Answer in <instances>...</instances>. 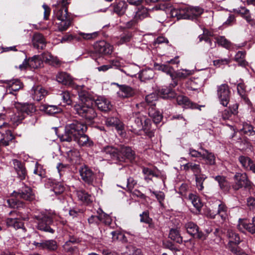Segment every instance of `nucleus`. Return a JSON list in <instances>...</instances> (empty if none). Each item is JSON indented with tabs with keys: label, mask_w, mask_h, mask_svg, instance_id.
Listing matches in <instances>:
<instances>
[{
	"label": "nucleus",
	"mask_w": 255,
	"mask_h": 255,
	"mask_svg": "<svg viewBox=\"0 0 255 255\" xmlns=\"http://www.w3.org/2000/svg\"><path fill=\"white\" fill-rule=\"evenodd\" d=\"M79 102L74 106V110L80 116L91 121L97 117L92 106L93 101L87 92H79Z\"/></svg>",
	"instance_id": "obj_1"
},
{
	"label": "nucleus",
	"mask_w": 255,
	"mask_h": 255,
	"mask_svg": "<svg viewBox=\"0 0 255 255\" xmlns=\"http://www.w3.org/2000/svg\"><path fill=\"white\" fill-rule=\"evenodd\" d=\"M87 127L83 122L75 121L65 127V133L60 137L61 141L70 142L77 139L79 135L87 131Z\"/></svg>",
	"instance_id": "obj_2"
},
{
	"label": "nucleus",
	"mask_w": 255,
	"mask_h": 255,
	"mask_svg": "<svg viewBox=\"0 0 255 255\" xmlns=\"http://www.w3.org/2000/svg\"><path fill=\"white\" fill-rule=\"evenodd\" d=\"M14 105L17 111L18 115L15 114L12 115L10 119L14 124H17L23 120L25 118V114L32 115L36 111V107L32 104L21 103L15 102Z\"/></svg>",
	"instance_id": "obj_3"
},
{
	"label": "nucleus",
	"mask_w": 255,
	"mask_h": 255,
	"mask_svg": "<svg viewBox=\"0 0 255 255\" xmlns=\"http://www.w3.org/2000/svg\"><path fill=\"white\" fill-rule=\"evenodd\" d=\"M37 220V229L51 233H54V230L48 225L52 222V215L47 212H41L38 215H34Z\"/></svg>",
	"instance_id": "obj_4"
},
{
	"label": "nucleus",
	"mask_w": 255,
	"mask_h": 255,
	"mask_svg": "<svg viewBox=\"0 0 255 255\" xmlns=\"http://www.w3.org/2000/svg\"><path fill=\"white\" fill-rule=\"evenodd\" d=\"M234 179L235 183L233 185V188L234 190H238L242 187L249 189L252 188L253 183L246 173L237 172L234 175Z\"/></svg>",
	"instance_id": "obj_5"
},
{
	"label": "nucleus",
	"mask_w": 255,
	"mask_h": 255,
	"mask_svg": "<svg viewBox=\"0 0 255 255\" xmlns=\"http://www.w3.org/2000/svg\"><path fill=\"white\" fill-rule=\"evenodd\" d=\"M230 93L229 86L226 84H223L217 87V95L220 103L224 107H227L230 99Z\"/></svg>",
	"instance_id": "obj_6"
},
{
	"label": "nucleus",
	"mask_w": 255,
	"mask_h": 255,
	"mask_svg": "<svg viewBox=\"0 0 255 255\" xmlns=\"http://www.w3.org/2000/svg\"><path fill=\"white\" fill-rule=\"evenodd\" d=\"M12 194L13 196L16 198L28 201H32L35 198L34 194L32 192L31 188L26 186L24 183L22 184V186L18 192L14 191L12 193Z\"/></svg>",
	"instance_id": "obj_7"
},
{
	"label": "nucleus",
	"mask_w": 255,
	"mask_h": 255,
	"mask_svg": "<svg viewBox=\"0 0 255 255\" xmlns=\"http://www.w3.org/2000/svg\"><path fill=\"white\" fill-rule=\"evenodd\" d=\"M79 172L82 180L86 183L91 185L95 179L94 173L88 166L84 165L81 166Z\"/></svg>",
	"instance_id": "obj_8"
},
{
	"label": "nucleus",
	"mask_w": 255,
	"mask_h": 255,
	"mask_svg": "<svg viewBox=\"0 0 255 255\" xmlns=\"http://www.w3.org/2000/svg\"><path fill=\"white\" fill-rule=\"evenodd\" d=\"M96 52L102 55L111 54L113 51L112 45L104 40L99 41L94 44Z\"/></svg>",
	"instance_id": "obj_9"
},
{
	"label": "nucleus",
	"mask_w": 255,
	"mask_h": 255,
	"mask_svg": "<svg viewBox=\"0 0 255 255\" xmlns=\"http://www.w3.org/2000/svg\"><path fill=\"white\" fill-rule=\"evenodd\" d=\"M4 83L7 85L6 91L8 94H12L16 96V94L14 93L21 89L23 87V84L18 79L11 80H5Z\"/></svg>",
	"instance_id": "obj_10"
},
{
	"label": "nucleus",
	"mask_w": 255,
	"mask_h": 255,
	"mask_svg": "<svg viewBox=\"0 0 255 255\" xmlns=\"http://www.w3.org/2000/svg\"><path fill=\"white\" fill-rule=\"evenodd\" d=\"M56 80L59 83L63 85L70 86L77 90L81 88V86L75 85L71 76L65 72H60L56 76Z\"/></svg>",
	"instance_id": "obj_11"
},
{
	"label": "nucleus",
	"mask_w": 255,
	"mask_h": 255,
	"mask_svg": "<svg viewBox=\"0 0 255 255\" xmlns=\"http://www.w3.org/2000/svg\"><path fill=\"white\" fill-rule=\"evenodd\" d=\"M204 84V78L200 77H192L186 82L187 89L192 91H198Z\"/></svg>",
	"instance_id": "obj_12"
},
{
	"label": "nucleus",
	"mask_w": 255,
	"mask_h": 255,
	"mask_svg": "<svg viewBox=\"0 0 255 255\" xmlns=\"http://www.w3.org/2000/svg\"><path fill=\"white\" fill-rule=\"evenodd\" d=\"M119 88L118 94L119 97L126 98L132 97L135 94V90L132 87L127 85H120L118 83H114Z\"/></svg>",
	"instance_id": "obj_13"
},
{
	"label": "nucleus",
	"mask_w": 255,
	"mask_h": 255,
	"mask_svg": "<svg viewBox=\"0 0 255 255\" xmlns=\"http://www.w3.org/2000/svg\"><path fill=\"white\" fill-rule=\"evenodd\" d=\"M111 6L113 8L114 12L121 16L126 13L128 8V4L125 0H120L118 2L113 3Z\"/></svg>",
	"instance_id": "obj_14"
},
{
	"label": "nucleus",
	"mask_w": 255,
	"mask_h": 255,
	"mask_svg": "<svg viewBox=\"0 0 255 255\" xmlns=\"http://www.w3.org/2000/svg\"><path fill=\"white\" fill-rule=\"evenodd\" d=\"M33 46L37 49H43L46 46V40L42 34L35 32L31 39Z\"/></svg>",
	"instance_id": "obj_15"
},
{
	"label": "nucleus",
	"mask_w": 255,
	"mask_h": 255,
	"mask_svg": "<svg viewBox=\"0 0 255 255\" xmlns=\"http://www.w3.org/2000/svg\"><path fill=\"white\" fill-rule=\"evenodd\" d=\"M157 69L170 76L173 81L171 84L172 87H174L178 85V81L175 80V70L171 66L167 64H158Z\"/></svg>",
	"instance_id": "obj_16"
},
{
	"label": "nucleus",
	"mask_w": 255,
	"mask_h": 255,
	"mask_svg": "<svg viewBox=\"0 0 255 255\" xmlns=\"http://www.w3.org/2000/svg\"><path fill=\"white\" fill-rule=\"evenodd\" d=\"M105 124L107 127L115 128L118 131L124 129V124L117 117H109L106 119Z\"/></svg>",
	"instance_id": "obj_17"
},
{
	"label": "nucleus",
	"mask_w": 255,
	"mask_h": 255,
	"mask_svg": "<svg viewBox=\"0 0 255 255\" xmlns=\"http://www.w3.org/2000/svg\"><path fill=\"white\" fill-rule=\"evenodd\" d=\"M47 94V91L41 86L33 87L31 89V95L33 99L40 101Z\"/></svg>",
	"instance_id": "obj_18"
},
{
	"label": "nucleus",
	"mask_w": 255,
	"mask_h": 255,
	"mask_svg": "<svg viewBox=\"0 0 255 255\" xmlns=\"http://www.w3.org/2000/svg\"><path fill=\"white\" fill-rule=\"evenodd\" d=\"M95 104L98 108L103 112H108L111 110V102L104 97H98L95 101Z\"/></svg>",
	"instance_id": "obj_19"
},
{
	"label": "nucleus",
	"mask_w": 255,
	"mask_h": 255,
	"mask_svg": "<svg viewBox=\"0 0 255 255\" xmlns=\"http://www.w3.org/2000/svg\"><path fill=\"white\" fill-rule=\"evenodd\" d=\"M200 149L203 151L201 157L206 161L207 164L214 165L216 164V156L213 152L200 147Z\"/></svg>",
	"instance_id": "obj_20"
},
{
	"label": "nucleus",
	"mask_w": 255,
	"mask_h": 255,
	"mask_svg": "<svg viewBox=\"0 0 255 255\" xmlns=\"http://www.w3.org/2000/svg\"><path fill=\"white\" fill-rule=\"evenodd\" d=\"M176 101L178 105L182 106L184 108H197V105L191 102L188 97L182 95L178 96Z\"/></svg>",
	"instance_id": "obj_21"
},
{
	"label": "nucleus",
	"mask_w": 255,
	"mask_h": 255,
	"mask_svg": "<svg viewBox=\"0 0 255 255\" xmlns=\"http://www.w3.org/2000/svg\"><path fill=\"white\" fill-rule=\"evenodd\" d=\"M12 163L19 178L21 180L24 179L27 175L25 168L23 166L21 162L17 159H13Z\"/></svg>",
	"instance_id": "obj_22"
},
{
	"label": "nucleus",
	"mask_w": 255,
	"mask_h": 255,
	"mask_svg": "<svg viewBox=\"0 0 255 255\" xmlns=\"http://www.w3.org/2000/svg\"><path fill=\"white\" fill-rule=\"evenodd\" d=\"M143 119H144V117L140 115H137L135 118L134 123L131 125V130L133 132L137 134H139V132L143 128L142 121Z\"/></svg>",
	"instance_id": "obj_23"
},
{
	"label": "nucleus",
	"mask_w": 255,
	"mask_h": 255,
	"mask_svg": "<svg viewBox=\"0 0 255 255\" xmlns=\"http://www.w3.org/2000/svg\"><path fill=\"white\" fill-rule=\"evenodd\" d=\"M85 132L78 136L77 139L73 140L77 142L78 144L81 146L90 147L93 145V142L86 135Z\"/></svg>",
	"instance_id": "obj_24"
},
{
	"label": "nucleus",
	"mask_w": 255,
	"mask_h": 255,
	"mask_svg": "<svg viewBox=\"0 0 255 255\" xmlns=\"http://www.w3.org/2000/svg\"><path fill=\"white\" fill-rule=\"evenodd\" d=\"M238 227L242 232H244V230H246L252 234L255 233V226L253 223H248L244 220H240Z\"/></svg>",
	"instance_id": "obj_25"
},
{
	"label": "nucleus",
	"mask_w": 255,
	"mask_h": 255,
	"mask_svg": "<svg viewBox=\"0 0 255 255\" xmlns=\"http://www.w3.org/2000/svg\"><path fill=\"white\" fill-rule=\"evenodd\" d=\"M148 115L155 124L159 123L162 119V115L154 107L149 108Z\"/></svg>",
	"instance_id": "obj_26"
},
{
	"label": "nucleus",
	"mask_w": 255,
	"mask_h": 255,
	"mask_svg": "<svg viewBox=\"0 0 255 255\" xmlns=\"http://www.w3.org/2000/svg\"><path fill=\"white\" fill-rule=\"evenodd\" d=\"M50 190L56 195H60L64 192L65 187L63 183L59 182L51 181L50 183Z\"/></svg>",
	"instance_id": "obj_27"
},
{
	"label": "nucleus",
	"mask_w": 255,
	"mask_h": 255,
	"mask_svg": "<svg viewBox=\"0 0 255 255\" xmlns=\"http://www.w3.org/2000/svg\"><path fill=\"white\" fill-rule=\"evenodd\" d=\"M76 194L78 199L82 202L89 204L92 202V198L90 194L85 191L80 190L76 191Z\"/></svg>",
	"instance_id": "obj_28"
},
{
	"label": "nucleus",
	"mask_w": 255,
	"mask_h": 255,
	"mask_svg": "<svg viewBox=\"0 0 255 255\" xmlns=\"http://www.w3.org/2000/svg\"><path fill=\"white\" fill-rule=\"evenodd\" d=\"M120 153L125 158L132 160L134 159L135 152L131 148L128 146H122L120 148Z\"/></svg>",
	"instance_id": "obj_29"
},
{
	"label": "nucleus",
	"mask_w": 255,
	"mask_h": 255,
	"mask_svg": "<svg viewBox=\"0 0 255 255\" xmlns=\"http://www.w3.org/2000/svg\"><path fill=\"white\" fill-rule=\"evenodd\" d=\"M171 15L172 17H176L177 19L189 18V14L186 13L185 8H173L171 10Z\"/></svg>",
	"instance_id": "obj_30"
},
{
	"label": "nucleus",
	"mask_w": 255,
	"mask_h": 255,
	"mask_svg": "<svg viewBox=\"0 0 255 255\" xmlns=\"http://www.w3.org/2000/svg\"><path fill=\"white\" fill-rule=\"evenodd\" d=\"M227 236L229 238L228 245H238L241 242V239L239 235L234 232L232 230H228Z\"/></svg>",
	"instance_id": "obj_31"
},
{
	"label": "nucleus",
	"mask_w": 255,
	"mask_h": 255,
	"mask_svg": "<svg viewBox=\"0 0 255 255\" xmlns=\"http://www.w3.org/2000/svg\"><path fill=\"white\" fill-rule=\"evenodd\" d=\"M97 213L99 215V223H102L105 225H110L111 224L112 219L109 215L104 212L100 208L97 211Z\"/></svg>",
	"instance_id": "obj_32"
},
{
	"label": "nucleus",
	"mask_w": 255,
	"mask_h": 255,
	"mask_svg": "<svg viewBox=\"0 0 255 255\" xmlns=\"http://www.w3.org/2000/svg\"><path fill=\"white\" fill-rule=\"evenodd\" d=\"M28 60L29 67L31 68L36 69L41 67L43 65L42 60L39 55H34Z\"/></svg>",
	"instance_id": "obj_33"
},
{
	"label": "nucleus",
	"mask_w": 255,
	"mask_h": 255,
	"mask_svg": "<svg viewBox=\"0 0 255 255\" xmlns=\"http://www.w3.org/2000/svg\"><path fill=\"white\" fill-rule=\"evenodd\" d=\"M215 180L218 182L220 188L224 191H228L230 184L226 177L223 176L218 175L214 177Z\"/></svg>",
	"instance_id": "obj_34"
},
{
	"label": "nucleus",
	"mask_w": 255,
	"mask_h": 255,
	"mask_svg": "<svg viewBox=\"0 0 255 255\" xmlns=\"http://www.w3.org/2000/svg\"><path fill=\"white\" fill-rule=\"evenodd\" d=\"M188 199L191 202L196 210L199 212L203 206L199 197L195 194L190 193L188 195Z\"/></svg>",
	"instance_id": "obj_35"
},
{
	"label": "nucleus",
	"mask_w": 255,
	"mask_h": 255,
	"mask_svg": "<svg viewBox=\"0 0 255 255\" xmlns=\"http://www.w3.org/2000/svg\"><path fill=\"white\" fill-rule=\"evenodd\" d=\"M217 43L227 49H230L233 47V44L223 36H219L215 38Z\"/></svg>",
	"instance_id": "obj_36"
},
{
	"label": "nucleus",
	"mask_w": 255,
	"mask_h": 255,
	"mask_svg": "<svg viewBox=\"0 0 255 255\" xmlns=\"http://www.w3.org/2000/svg\"><path fill=\"white\" fill-rule=\"evenodd\" d=\"M59 20V22L57 23L58 30L59 31H63L66 30L71 25L73 18L70 17Z\"/></svg>",
	"instance_id": "obj_37"
},
{
	"label": "nucleus",
	"mask_w": 255,
	"mask_h": 255,
	"mask_svg": "<svg viewBox=\"0 0 255 255\" xmlns=\"http://www.w3.org/2000/svg\"><path fill=\"white\" fill-rule=\"evenodd\" d=\"M41 110L49 115L60 113L61 111L60 108L54 105H43L41 106Z\"/></svg>",
	"instance_id": "obj_38"
},
{
	"label": "nucleus",
	"mask_w": 255,
	"mask_h": 255,
	"mask_svg": "<svg viewBox=\"0 0 255 255\" xmlns=\"http://www.w3.org/2000/svg\"><path fill=\"white\" fill-rule=\"evenodd\" d=\"M217 204L218 206L217 214L219 215L223 220H225L228 216V208L224 203L220 201H218Z\"/></svg>",
	"instance_id": "obj_39"
},
{
	"label": "nucleus",
	"mask_w": 255,
	"mask_h": 255,
	"mask_svg": "<svg viewBox=\"0 0 255 255\" xmlns=\"http://www.w3.org/2000/svg\"><path fill=\"white\" fill-rule=\"evenodd\" d=\"M154 75V71L152 69L149 68L142 70L139 74V77L141 81H146L151 79Z\"/></svg>",
	"instance_id": "obj_40"
},
{
	"label": "nucleus",
	"mask_w": 255,
	"mask_h": 255,
	"mask_svg": "<svg viewBox=\"0 0 255 255\" xmlns=\"http://www.w3.org/2000/svg\"><path fill=\"white\" fill-rule=\"evenodd\" d=\"M55 15L58 20L72 17L70 14H69L68 12V8L63 6L57 10Z\"/></svg>",
	"instance_id": "obj_41"
},
{
	"label": "nucleus",
	"mask_w": 255,
	"mask_h": 255,
	"mask_svg": "<svg viewBox=\"0 0 255 255\" xmlns=\"http://www.w3.org/2000/svg\"><path fill=\"white\" fill-rule=\"evenodd\" d=\"M136 184L137 181L132 177H129L127 179V182L124 186L119 185V186L128 192H131Z\"/></svg>",
	"instance_id": "obj_42"
},
{
	"label": "nucleus",
	"mask_w": 255,
	"mask_h": 255,
	"mask_svg": "<svg viewBox=\"0 0 255 255\" xmlns=\"http://www.w3.org/2000/svg\"><path fill=\"white\" fill-rule=\"evenodd\" d=\"M169 238L177 243H182V237L177 229H171L169 234Z\"/></svg>",
	"instance_id": "obj_43"
},
{
	"label": "nucleus",
	"mask_w": 255,
	"mask_h": 255,
	"mask_svg": "<svg viewBox=\"0 0 255 255\" xmlns=\"http://www.w3.org/2000/svg\"><path fill=\"white\" fill-rule=\"evenodd\" d=\"M193 74V71L187 69H181L174 72L175 80L176 78L184 79Z\"/></svg>",
	"instance_id": "obj_44"
},
{
	"label": "nucleus",
	"mask_w": 255,
	"mask_h": 255,
	"mask_svg": "<svg viewBox=\"0 0 255 255\" xmlns=\"http://www.w3.org/2000/svg\"><path fill=\"white\" fill-rule=\"evenodd\" d=\"M238 160L242 165V166L246 170H249L253 161L251 158L245 155L239 156Z\"/></svg>",
	"instance_id": "obj_45"
},
{
	"label": "nucleus",
	"mask_w": 255,
	"mask_h": 255,
	"mask_svg": "<svg viewBox=\"0 0 255 255\" xmlns=\"http://www.w3.org/2000/svg\"><path fill=\"white\" fill-rule=\"evenodd\" d=\"M112 235V239L114 241H120L123 243H126L128 242V240L126 236L123 233L115 231L111 233Z\"/></svg>",
	"instance_id": "obj_46"
},
{
	"label": "nucleus",
	"mask_w": 255,
	"mask_h": 255,
	"mask_svg": "<svg viewBox=\"0 0 255 255\" xmlns=\"http://www.w3.org/2000/svg\"><path fill=\"white\" fill-rule=\"evenodd\" d=\"M246 54L245 51H239L235 55V60L241 66L245 67L248 65V62L245 60Z\"/></svg>",
	"instance_id": "obj_47"
},
{
	"label": "nucleus",
	"mask_w": 255,
	"mask_h": 255,
	"mask_svg": "<svg viewBox=\"0 0 255 255\" xmlns=\"http://www.w3.org/2000/svg\"><path fill=\"white\" fill-rule=\"evenodd\" d=\"M187 232L192 236H195L197 233L199 227L194 223L190 222L185 224L184 226Z\"/></svg>",
	"instance_id": "obj_48"
},
{
	"label": "nucleus",
	"mask_w": 255,
	"mask_h": 255,
	"mask_svg": "<svg viewBox=\"0 0 255 255\" xmlns=\"http://www.w3.org/2000/svg\"><path fill=\"white\" fill-rule=\"evenodd\" d=\"M235 11L246 19L248 22L252 21L250 10L245 7H240L235 10Z\"/></svg>",
	"instance_id": "obj_49"
},
{
	"label": "nucleus",
	"mask_w": 255,
	"mask_h": 255,
	"mask_svg": "<svg viewBox=\"0 0 255 255\" xmlns=\"http://www.w3.org/2000/svg\"><path fill=\"white\" fill-rule=\"evenodd\" d=\"M149 16L148 9L143 6H141L138 8L137 11L136 12L134 16L138 21L142 20Z\"/></svg>",
	"instance_id": "obj_50"
},
{
	"label": "nucleus",
	"mask_w": 255,
	"mask_h": 255,
	"mask_svg": "<svg viewBox=\"0 0 255 255\" xmlns=\"http://www.w3.org/2000/svg\"><path fill=\"white\" fill-rule=\"evenodd\" d=\"M132 37V34L130 32L124 33L121 35L117 41L116 44L118 45H120L126 43L131 40Z\"/></svg>",
	"instance_id": "obj_51"
},
{
	"label": "nucleus",
	"mask_w": 255,
	"mask_h": 255,
	"mask_svg": "<svg viewBox=\"0 0 255 255\" xmlns=\"http://www.w3.org/2000/svg\"><path fill=\"white\" fill-rule=\"evenodd\" d=\"M102 151L105 154L109 155L111 158L118 157V149L112 146H107L103 148Z\"/></svg>",
	"instance_id": "obj_52"
},
{
	"label": "nucleus",
	"mask_w": 255,
	"mask_h": 255,
	"mask_svg": "<svg viewBox=\"0 0 255 255\" xmlns=\"http://www.w3.org/2000/svg\"><path fill=\"white\" fill-rule=\"evenodd\" d=\"M58 248V244L56 241L54 240H45L44 250L49 251H55Z\"/></svg>",
	"instance_id": "obj_53"
},
{
	"label": "nucleus",
	"mask_w": 255,
	"mask_h": 255,
	"mask_svg": "<svg viewBox=\"0 0 255 255\" xmlns=\"http://www.w3.org/2000/svg\"><path fill=\"white\" fill-rule=\"evenodd\" d=\"M186 13L189 14V18L191 16V14L194 16H198L202 14L203 12L202 8L199 7H194L192 8L185 7Z\"/></svg>",
	"instance_id": "obj_54"
},
{
	"label": "nucleus",
	"mask_w": 255,
	"mask_h": 255,
	"mask_svg": "<svg viewBox=\"0 0 255 255\" xmlns=\"http://www.w3.org/2000/svg\"><path fill=\"white\" fill-rule=\"evenodd\" d=\"M206 178L207 176L203 174L195 177L196 187L199 190L202 191L204 189L203 183Z\"/></svg>",
	"instance_id": "obj_55"
},
{
	"label": "nucleus",
	"mask_w": 255,
	"mask_h": 255,
	"mask_svg": "<svg viewBox=\"0 0 255 255\" xmlns=\"http://www.w3.org/2000/svg\"><path fill=\"white\" fill-rule=\"evenodd\" d=\"M160 94L163 98H172L175 97L174 91L168 88L162 89L160 91Z\"/></svg>",
	"instance_id": "obj_56"
},
{
	"label": "nucleus",
	"mask_w": 255,
	"mask_h": 255,
	"mask_svg": "<svg viewBox=\"0 0 255 255\" xmlns=\"http://www.w3.org/2000/svg\"><path fill=\"white\" fill-rule=\"evenodd\" d=\"M78 34L81 36L82 40H88L96 38L98 35V33L97 32L84 33L79 31Z\"/></svg>",
	"instance_id": "obj_57"
},
{
	"label": "nucleus",
	"mask_w": 255,
	"mask_h": 255,
	"mask_svg": "<svg viewBox=\"0 0 255 255\" xmlns=\"http://www.w3.org/2000/svg\"><path fill=\"white\" fill-rule=\"evenodd\" d=\"M7 202L9 207L13 208L22 207L23 206L22 202L17 201L13 197L7 199Z\"/></svg>",
	"instance_id": "obj_58"
},
{
	"label": "nucleus",
	"mask_w": 255,
	"mask_h": 255,
	"mask_svg": "<svg viewBox=\"0 0 255 255\" xmlns=\"http://www.w3.org/2000/svg\"><path fill=\"white\" fill-rule=\"evenodd\" d=\"M157 100V96L156 94L152 93L148 95L145 97L146 102L150 105V107H155V102Z\"/></svg>",
	"instance_id": "obj_59"
},
{
	"label": "nucleus",
	"mask_w": 255,
	"mask_h": 255,
	"mask_svg": "<svg viewBox=\"0 0 255 255\" xmlns=\"http://www.w3.org/2000/svg\"><path fill=\"white\" fill-rule=\"evenodd\" d=\"M128 250L124 253V255H143L141 251L132 246H129Z\"/></svg>",
	"instance_id": "obj_60"
},
{
	"label": "nucleus",
	"mask_w": 255,
	"mask_h": 255,
	"mask_svg": "<svg viewBox=\"0 0 255 255\" xmlns=\"http://www.w3.org/2000/svg\"><path fill=\"white\" fill-rule=\"evenodd\" d=\"M67 157L70 161H74L79 157V152L76 149H72L67 152Z\"/></svg>",
	"instance_id": "obj_61"
},
{
	"label": "nucleus",
	"mask_w": 255,
	"mask_h": 255,
	"mask_svg": "<svg viewBox=\"0 0 255 255\" xmlns=\"http://www.w3.org/2000/svg\"><path fill=\"white\" fill-rule=\"evenodd\" d=\"M149 191L152 193L153 195H155L156 199L159 202L160 204L162 206L163 205V202L164 200L165 199V194L163 192L161 191H153L151 189H149Z\"/></svg>",
	"instance_id": "obj_62"
},
{
	"label": "nucleus",
	"mask_w": 255,
	"mask_h": 255,
	"mask_svg": "<svg viewBox=\"0 0 255 255\" xmlns=\"http://www.w3.org/2000/svg\"><path fill=\"white\" fill-rule=\"evenodd\" d=\"M243 131L249 135H254L255 134V131L254 130V128L250 124H245L243 125L242 128Z\"/></svg>",
	"instance_id": "obj_63"
},
{
	"label": "nucleus",
	"mask_w": 255,
	"mask_h": 255,
	"mask_svg": "<svg viewBox=\"0 0 255 255\" xmlns=\"http://www.w3.org/2000/svg\"><path fill=\"white\" fill-rule=\"evenodd\" d=\"M40 56L42 61H44L50 64H52L54 61V57L50 53H44Z\"/></svg>",
	"instance_id": "obj_64"
}]
</instances>
